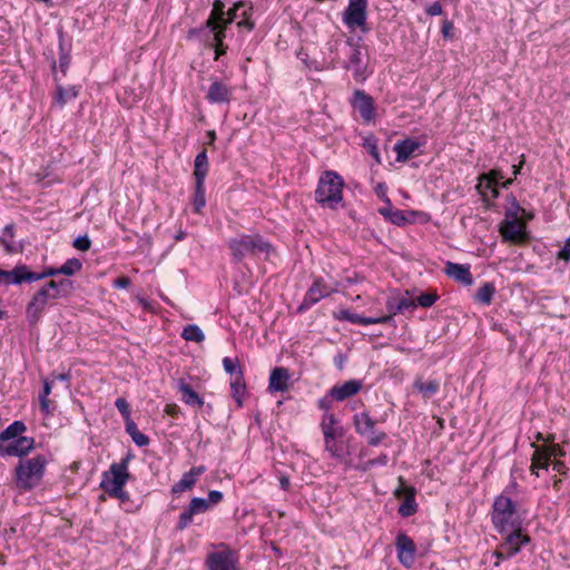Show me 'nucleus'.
<instances>
[{
  "instance_id": "nucleus-58",
  "label": "nucleus",
  "mask_w": 570,
  "mask_h": 570,
  "mask_svg": "<svg viewBox=\"0 0 570 570\" xmlns=\"http://www.w3.org/2000/svg\"><path fill=\"white\" fill-rule=\"evenodd\" d=\"M333 400H335V399L333 396H331V390H330L325 396H323L322 399L318 400V407L324 410L325 413H330L328 411L333 406Z\"/></svg>"
},
{
  "instance_id": "nucleus-3",
  "label": "nucleus",
  "mask_w": 570,
  "mask_h": 570,
  "mask_svg": "<svg viewBox=\"0 0 570 570\" xmlns=\"http://www.w3.org/2000/svg\"><path fill=\"white\" fill-rule=\"evenodd\" d=\"M324 436V449L332 458L342 459L345 454V430L333 413H324L320 423Z\"/></svg>"
},
{
  "instance_id": "nucleus-15",
  "label": "nucleus",
  "mask_w": 570,
  "mask_h": 570,
  "mask_svg": "<svg viewBox=\"0 0 570 570\" xmlns=\"http://www.w3.org/2000/svg\"><path fill=\"white\" fill-rule=\"evenodd\" d=\"M399 562L405 568L414 564L416 556V546L414 541L404 532H400L395 540Z\"/></svg>"
},
{
  "instance_id": "nucleus-6",
  "label": "nucleus",
  "mask_w": 570,
  "mask_h": 570,
  "mask_svg": "<svg viewBox=\"0 0 570 570\" xmlns=\"http://www.w3.org/2000/svg\"><path fill=\"white\" fill-rule=\"evenodd\" d=\"M271 244L265 242L261 235H242L229 240V248L234 258L239 262L246 256H255L268 253Z\"/></svg>"
},
{
  "instance_id": "nucleus-35",
  "label": "nucleus",
  "mask_w": 570,
  "mask_h": 570,
  "mask_svg": "<svg viewBox=\"0 0 570 570\" xmlns=\"http://www.w3.org/2000/svg\"><path fill=\"white\" fill-rule=\"evenodd\" d=\"M27 431V426L22 421L12 422L7 429L0 433V444L21 436Z\"/></svg>"
},
{
  "instance_id": "nucleus-34",
  "label": "nucleus",
  "mask_w": 570,
  "mask_h": 570,
  "mask_svg": "<svg viewBox=\"0 0 570 570\" xmlns=\"http://www.w3.org/2000/svg\"><path fill=\"white\" fill-rule=\"evenodd\" d=\"M208 173V157L206 149H203L197 154L195 158V169L194 177L195 181H205L206 175Z\"/></svg>"
},
{
  "instance_id": "nucleus-55",
  "label": "nucleus",
  "mask_w": 570,
  "mask_h": 570,
  "mask_svg": "<svg viewBox=\"0 0 570 570\" xmlns=\"http://www.w3.org/2000/svg\"><path fill=\"white\" fill-rule=\"evenodd\" d=\"M365 436L367 438V443L370 445L376 446L386 438V434L384 432L376 431L375 428H373V432H370V434Z\"/></svg>"
},
{
  "instance_id": "nucleus-36",
  "label": "nucleus",
  "mask_w": 570,
  "mask_h": 570,
  "mask_svg": "<svg viewBox=\"0 0 570 570\" xmlns=\"http://www.w3.org/2000/svg\"><path fill=\"white\" fill-rule=\"evenodd\" d=\"M269 392H284L285 391V367H275L269 376L268 384Z\"/></svg>"
},
{
  "instance_id": "nucleus-20",
  "label": "nucleus",
  "mask_w": 570,
  "mask_h": 570,
  "mask_svg": "<svg viewBox=\"0 0 570 570\" xmlns=\"http://www.w3.org/2000/svg\"><path fill=\"white\" fill-rule=\"evenodd\" d=\"M508 535L505 540L500 544L501 553H504L505 557H513L519 551L521 546L528 543L530 538L528 534L522 533L521 529L510 530L505 532Z\"/></svg>"
},
{
  "instance_id": "nucleus-11",
  "label": "nucleus",
  "mask_w": 570,
  "mask_h": 570,
  "mask_svg": "<svg viewBox=\"0 0 570 570\" xmlns=\"http://www.w3.org/2000/svg\"><path fill=\"white\" fill-rule=\"evenodd\" d=\"M252 9V6L244 1L234 3V6L226 12L223 26L227 28L230 23L239 18L240 20L237 22L238 27L245 28L248 31L253 30L255 23L250 20Z\"/></svg>"
},
{
  "instance_id": "nucleus-29",
  "label": "nucleus",
  "mask_w": 570,
  "mask_h": 570,
  "mask_svg": "<svg viewBox=\"0 0 570 570\" xmlns=\"http://www.w3.org/2000/svg\"><path fill=\"white\" fill-rule=\"evenodd\" d=\"M413 389L421 394L424 400L431 399L440 390L439 380L423 381L422 376H417L413 382Z\"/></svg>"
},
{
  "instance_id": "nucleus-50",
  "label": "nucleus",
  "mask_w": 570,
  "mask_h": 570,
  "mask_svg": "<svg viewBox=\"0 0 570 570\" xmlns=\"http://www.w3.org/2000/svg\"><path fill=\"white\" fill-rule=\"evenodd\" d=\"M115 406L121 414L125 423L132 420L130 415V406L129 403L124 397H118L115 402Z\"/></svg>"
},
{
  "instance_id": "nucleus-41",
  "label": "nucleus",
  "mask_w": 570,
  "mask_h": 570,
  "mask_svg": "<svg viewBox=\"0 0 570 570\" xmlns=\"http://www.w3.org/2000/svg\"><path fill=\"white\" fill-rule=\"evenodd\" d=\"M60 275L59 268L56 267H45L40 273L31 272L27 266V283H32L37 281H41L48 277H55Z\"/></svg>"
},
{
  "instance_id": "nucleus-12",
  "label": "nucleus",
  "mask_w": 570,
  "mask_h": 570,
  "mask_svg": "<svg viewBox=\"0 0 570 570\" xmlns=\"http://www.w3.org/2000/svg\"><path fill=\"white\" fill-rule=\"evenodd\" d=\"M400 482L401 485L394 491L395 498L402 500L397 512L401 517L409 518L417 512L416 490L414 487L405 485L402 478H400Z\"/></svg>"
},
{
  "instance_id": "nucleus-32",
  "label": "nucleus",
  "mask_w": 570,
  "mask_h": 570,
  "mask_svg": "<svg viewBox=\"0 0 570 570\" xmlns=\"http://www.w3.org/2000/svg\"><path fill=\"white\" fill-rule=\"evenodd\" d=\"M354 424L355 430L360 435H368L370 432H373V428H375V421L368 415V413L363 412L354 415Z\"/></svg>"
},
{
  "instance_id": "nucleus-62",
  "label": "nucleus",
  "mask_w": 570,
  "mask_h": 570,
  "mask_svg": "<svg viewBox=\"0 0 570 570\" xmlns=\"http://www.w3.org/2000/svg\"><path fill=\"white\" fill-rule=\"evenodd\" d=\"M375 193L384 203H389V200H391L387 196V187L384 183L377 184Z\"/></svg>"
},
{
  "instance_id": "nucleus-44",
  "label": "nucleus",
  "mask_w": 570,
  "mask_h": 570,
  "mask_svg": "<svg viewBox=\"0 0 570 570\" xmlns=\"http://www.w3.org/2000/svg\"><path fill=\"white\" fill-rule=\"evenodd\" d=\"M520 234L519 225L515 218L505 220L501 227V235L507 240H515Z\"/></svg>"
},
{
  "instance_id": "nucleus-23",
  "label": "nucleus",
  "mask_w": 570,
  "mask_h": 570,
  "mask_svg": "<svg viewBox=\"0 0 570 570\" xmlns=\"http://www.w3.org/2000/svg\"><path fill=\"white\" fill-rule=\"evenodd\" d=\"M331 294V289L321 279H316L312 287L307 291L304 302L299 306V311L308 308L309 306L320 302L323 297Z\"/></svg>"
},
{
  "instance_id": "nucleus-54",
  "label": "nucleus",
  "mask_w": 570,
  "mask_h": 570,
  "mask_svg": "<svg viewBox=\"0 0 570 570\" xmlns=\"http://www.w3.org/2000/svg\"><path fill=\"white\" fill-rule=\"evenodd\" d=\"M338 318L348 321L353 324H362L363 316L353 312H350L348 309H343L340 312Z\"/></svg>"
},
{
  "instance_id": "nucleus-21",
  "label": "nucleus",
  "mask_w": 570,
  "mask_h": 570,
  "mask_svg": "<svg viewBox=\"0 0 570 570\" xmlns=\"http://www.w3.org/2000/svg\"><path fill=\"white\" fill-rule=\"evenodd\" d=\"M444 273L449 277L465 286L473 284V276L470 272V265L446 262Z\"/></svg>"
},
{
  "instance_id": "nucleus-51",
  "label": "nucleus",
  "mask_w": 570,
  "mask_h": 570,
  "mask_svg": "<svg viewBox=\"0 0 570 570\" xmlns=\"http://www.w3.org/2000/svg\"><path fill=\"white\" fill-rule=\"evenodd\" d=\"M439 298L435 292L423 293L416 298V305L422 307H431Z\"/></svg>"
},
{
  "instance_id": "nucleus-19",
  "label": "nucleus",
  "mask_w": 570,
  "mask_h": 570,
  "mask_svg": "<svg viewBox=\"0 0 570 570\" xmlns=\"http://www.w3.org/2000/svg\"><path fill=\"white\" fill-rule=\"evenodd\" d=\"M50 68H51V72L53 75V79L56 81V95H55L53 99L58 105L65 106L69 100L73 99L78 96L79 87L70 86L68 88H65L60 83V79L57 75V61L53 57L50 58Z\"/></svg>"
},
{
  "instance_id": "nucleus-40",
  "label": "nucleus",
  "mask_w": 570,
  "mask_h": 570,
  "mask_svg": "<svg viewBox=\"0 0 570 570\" xmlns=\"http://www.w3.org/2000/svg\"><path fill=\"white\" fill-rule=\"evenodd\" d=\"M22 450H20V436L16 439H11L8 442L0 444V456H17L20 458V453Z\"/></svg>"
},
{
  "instance_id": "nucleus-59",
  "label": "nucleus",
  "mask_w": 570,
  "mask_h": 570,
  "mask_svg": "<svg viewBox=\"0 0 570 570\" xmlns=\"http://www.w3.org/2000/svg\"><path fill=\"white\" fill-rule=\"evenodd\" d=\"M391 321V315H384L380 317H365L363 316L362 325H371V324H385Z\"/></svg>"
},
{
  "instance_id": "nucleus-49",
  "label": "nucleus",
  "mask_w": 570,
  "mask_h": 570,
  "mask_svg": "<svg viewBox=\"0 0 570 570\" xmlns=\"http://www.w3.org/2000/svg\"><path fill=\"white\" fill-rule=\"evenodd\" d=\"M223 367H224L225 372L230 374L232 376H236L238 374V372H243L237 358L233 360L230 357H224L223 358Z\"/></svg>"
},
{
  "instance_id": "nucleus-63",
  "label": "nucleus",
  "mask_w": 570,
  "mask_h": 570,
  "mask_svg": "<svg viewBox=\"0 0 570 570\" xmlns=\"http://www.w3.org/2000/svg\"><path fill=\"white\" fill-rule=\"evenodd\" d=\"M224 495L220 491H217V490H212L209 491L208 493V500L207 502L210 504H217L219 503L222 500H223Z\"/></svg>"
},
{
  "instance_id": "nucleus-45",
  "label": "nucleus",
  "mask_w": 570,
  "mask_h": 570,
  "mask_svg": "<svg viewBox=\"0 0 570 570\" xmlns=\"http://www.w3.org/2000/svg\"><path fill=\"white\" fill-rule=\"evenodd\" d=\"M52 383L53 381L45 379L42 393L39 395L40 409L45 414L50 413V401L48 400V395L51 393Z\"/></svg>"
},
{
  "instance_id": "nucleus-28",
  "label": "nucleus",
  "mask_w": 570,
  "mask_h": 570,
  "mask_svg": "<svg viewBox=\"0 0 570 570\" xmlns=\"http://www.w3.org/2000/svg\"><path fill=\"white\" fill-rule=\"evenodd\" d=\"M0 282L4 285H20L27 282V265H16L12 271L0 269Z\"/></svg>"
},
{
  "instance_id": "nucleus-25",
  "label": "nucleus",
  "mask_w": 570,
  "mask_h": 570,
  "mask_svg": "<svg viewBox=\"0 0 570 570\" xmlns=\"http://www.w3.org/2000/svg\"><path fill=\"white\" fill-rule=\"evenodd\" d=\"M206 471L204 465L191 468L188 472L184 473L181 479L171 487L173 493L184 492L191 490L196 484L197 476L202 475Z\"/></svg>"
},
{
  "instance_id": "nucleus-56",
  "label": "nucleus",
  "mask_w": 570,
  "mask_h": 570,
  "mask_svg": "<svg viewBox=\"0 0 570 570\" xmlns=\"http://www.w3.org/2000/svg\"><path fill=\"white\" fill-rule=\"evenodd\" d=\"M226 27H224L223 24H218V27H216L215 29H208L209 32L213 33V39H214V43L213 45H218V43H223L224 42V39L226 37Z\"/></svg>"
},
{
  "instance_id": "nucleus-37",
  "label": "nucleus",
  "mask_w": 570,
  "mask_h": 570,
  "mask_svg": "<svg viewBox=\"0 0 570 570\" xmlns=\"http://www.w3.org/2000/svg\"><path fill=\"white\" fill-rule=\"evenodd\" d=\"M125 430L137 446L142 448L149 444V438L139 431L137 424L132 420L125 423Z\"/></svg>"
},
{
  "instance_id": "nucleus-48",
  "label": "nucleus",
  "mask_w": 570,
  "mask_h": 570,
  "mask_svg": "<svg viewBox=\"0 0 570 570\" xmlns=\"http://www.w3.org/2000/svg\"><path fill=\"white\" fill-rule=\"evenodd\" d=\"M14 230H16L14 224H8L3 228V236L0 237V244L3 245L4 249L8 253L14 252L12 244L7 240V238L14 237Z\"/></svg>"
},
{
  "instance_id": "nucleus-8",
  "label": "nucleus",
  "mask_w": 570,
  "mask_h": 570,
  "mask_svg": "<svg viewBox=\"0 0 570 570\" xmlns=\"http://www.w3.org/2000/svg\"><path fill=\"white\" fill-rule=\"evenodd\" d=\"M344 55L347 60L343 62V68L353 70V76L356 81L366 79V65L363 63L362 48L352 38H348L343 46Z\"/></svg>"
},
{
  "instance_id": "nucleus-14",
  "label": "nucleus",
  "mask_w": 570,
  "mask_h": 570,
  "mask_svg": "<svg viewBox=\"0 0 570 570\" xmlns=\"http://www.w3.org/2000/svg\"><path fill=\"white\" fill-rule=\"evenodd\" d=\"M238 562L235 551L226 548L220 551H214L207 557L209 570H235Z\"/></svg>"
},
{
  "instance_id": "nucleus-30",
  "label": "nucleus",
  "mask_w": 570,
  "mask_h": 570,
  "mask_svg": "<svg viewBox=\"0 0 570 570\" xmlns=\"http://www.w3.org/2000/svg\"><path fill=\"white\" fill-rule=\"evenodd\" d=\"M420 148V144L412 138L403 139L395 144L394 150L396 153L397 161H406Z\"/></svg>"
},
{
  "instance_id": "nucleus-64",
  "label": "nucleus",
  "mask_w": 570,
  "mask_h": 570,
  "mask_svg": "<svg viewBox=\"0 0 570 570\" xmlns=\"http://www.w3.org/2000/svg\"><path fill=\"white\" fill-rule=\"evenodd\" d=\"M130 284H131V281L127 276L118 277L114 282V286L117 287V288H128L130 286Z\"/></svg>"
},
{
  "instance_id": "nucleus-9",
  "label": "nucleus",
  "mask_w": 570,
  "mask_h": 570,
  "mask_svg": "<svg viewBox=\"0 0 570 570\" xmlns=\"http://www.w3.org/2000/svg\"><path fill=\"white\" fill-rule=\"evenodd\" d=\"M566 452L559 444H551L546 448H537L533 455L530 470L539 476V470H548L551 464V458L564 456Z\"/></svg>"
},
{
  "instance_id": "nucleus-22",
  "label": "nucleus",
  "mask_w": 570,
  "mask_h": 570,
  "mask_svg": "<svg viewBox=\"0 0 570 570\" xmlns=\"http://www.w3.org/2000/svg\"><path fill=\"white\" fill-rule=\"evenodd\" d=\"M40 288L55 294L58 297H61L63 299L68 298L75 287L73 282L69 278H61V279H50L47 281Z\"/></svg>"
},
{
  "instance_id": "nucleus-27",
  "label": "nucleus",
  "mask_w": 570,
  "mask_h": 570,
  "mask_svg": "<svg viewBox=\"0 0 570 570\" xmlns=\"http://www.w3.org/2000/svg\"><path fill=\"white\" fill-rule=\"evenodd\" d=\"M384 204L385 206L379 208L377 212L390 223L397 226H404L413 222V219L406 217L405 212L394 208L391 200Z\"/></svg>"
},
{
  "instance_id": "nucleus-46",
  "label": "nucleus",
  "mask_w": 570,
  "mask_h": 570,
  "mask_svg": "<svg viewBox=\"0 0 570 570\" xmlns=\"http://www.w3.org/2000/svg\"><path fill=\"white\" fill-rule=\"evenodd\" d=\"M363 147L375 159L376 164H381V157L377 148V138L374 135H370L363 139Z\"/></svg>"
},
{
  "instance_id": "nucleus-17",
  "label": "nucleus",
  "mask_w": 570,
  "mask_h": 570,
  "mask_svg": "<svg viewBox=\"0 0 570 570\" xmlns=\"http://www.w3.org/2000/svg\"><path fill=\"white\" fill-rule=\"evenodd\" d=\"M233 97V89L223 80L214 79L208 87L205 98L214 105H227Z\"/></svg>"
},
{
  "instance_id": "nucleus-2",
  "label": "nucleus",
  "mask_w": 570,
  "mask_h": 570,
  "mask_svg": "<svg viewBox=\"0 0 570 570\" xmlns=\"http://www.w3.org/2000/svg\"><path fill=\"white\" fill-rule=\"evenodd\" d=\"M491 517L494 528L501 533L521 529L522 520L509 495L500 494L494 499Z\"/></svg>"
},
{
  "instance_id": "nucleus-47",
  "label": "nucleus",
  "mask_w": 570,
  "mask_h": 570,
  "mask_svg": "<svg viewBox=\"0 0 570 570\" xmlns=\"http://www.w3.org/2000/svg\"><path fill=\"white\" fill-rule=\"evenodd\" d=\"M82 268V263L78 258H69L66 263L59 267V272L66 276H72L75 273Z\"/></svg>"
},
{
  "instance_id": "nucleus-61",
  "label": "nucleus",
  "mask_w": 570,
  "mask_h": 570,
  "mask_svg": "<svg viewBox=\"0 0 570 570\" xmlns=\"http://www.w3.org/2000/svg\"><path fill=\"white\" fill-rule=\"evenodd\" d=\"M558 259L569 262L570 261V236L567 238L564 246L557 255Z\"/></svg>"
},
{
  "instance_id": "nucleus-18",
  "label": "nucleus",
  "mask_w": 570,
  "mask_h": 570,
  "mask_svg": "<svg viewBox=\"0 0 570 570\" xmlns=\"http://www.w3.org/2000/svg\"><path fill=\"white\" fill-rule=\"evenodd\" d=\"M352 105L355 109L358 110L362 119L365 122H370L375 118L374 99L363 90L356 89L354 91V99Z\"/></svg>"
},
{
  "instance_id": "nucleus-53",
  "label": "nucleus",
  "mask_w": 570,
  "mask_h": 570,
  "mask_svg": "<svg viewBox=\"0 0 570 570\" xmlns=\"http://www.w3.org/2000/svg\"><path fill=\"white\" fill-rule=\"evenodd\" d=\"M416 307V303L413 299L402 297L396 299L395 309L393 314L402 313L404 311L414 309Z\"/></svg>"
},
{
  "instance_id": "nucleus-7",
  "label": "nucleus",
  "mask_w": 570,
  "mask_h": 570,
  "mask_svg": "<svg viewBox=\"0 0 570 570\" xmlns=\"http://www.w3.org/2000/svg\"><path fill=\"white\" fill-rule=\"evenodd\" d=\"M61 297L39 288L30 298L26 306V318L30 325H36L41 320L46 308L55 305Z\"/></svg>"
},
{
  "instance_id": "nucleus-26",
  "label": "nucleus",
  "mask_w": 570,
  "mask_h": 570,
  "mask_svg": "<svg viewBox=\"0 0 570 570\" xmlns=\"http://www.w3.org/2000/svg\"><path fill=\"white\" fill-rule=\"evenodd\" d=\"M362 384L360 381L350 380L343 383L342 385H335L331 389V396H333L336 401H344L355 394L361 390Z\"/></svg>"
},
{
  "instance_id": "nucleus-16",
  "label": "nucleus",
  "mask_w": 570,
  "mask_h": 570,
  "mask_svg": "<svg viewBox=\"0 0 570 570\" xmlns=\"http://www.w3.org/2000/svg\"><path fill=\"white\" fill-rule=\"evenodd\" d=\"M209 509V503L204 498H193L189 504L180 513L179 520L176 524L177 531L185 530L194 519L195 514L204 513Z\"/></svg>"
},
{
  "instance_id": "nucleus-57",
  "label": "nucleus",
  "mask_w": 570,
  "mask_h": 570,
  "mask_svg": "<svg viewBox=\"0 0 570 570\" xmlns=\"http://www.w3.org/2000/svg\"><path fill=\"white\" fill-rule=\"evenodd\" d=\"M73 246L78 250L86 252V250H89V248L91 246V240L89 239V237L87 235H81V236H78L73 240Z\"/></svg>"
},
{
  "instance_id": "nucleus-24",
  "label": "nucleus",
  "mask_w": 570,
  "mask_h": 570,
  "mask_svg": "<svg viewBox=\"0 0 570 570\" xmlns=\"http://www.w3.org/2000/svg\"><path fill=\"white\" fill-rule=\"evenodd\" d=\"M59 40V61L57 62V70L66 76L71 63V42L65 39V32L60 28L58 29Z\"/></svg>"
},
{
  "instance_id": "nucleus-42",
  "label": "nucleus",
  "mask_w": 570,
  "mask_h": 570,
  "mask_svg": "<svg viewBox=\"0 0 570 570\" xmlns=\"http://www.w3.org/2000/svg\"><path fill=\"white\" fill-rule=\"evenodd\" d=\"M181 337L186 341L202 343L205 340L204 332L196 324H188L181 332Z\"/></svg>"
},
{
  "instance_id": "nucleus-60",
  "label": "nucleus",
  "mask_w": 570,
  "mask_h": 570,
  "mask_svg": "<svg viewBox=\"0 0 570 570\" xmlns=\"http://www.w3.org/2000/svg\"><path fill=\"white\" fill-rule=\"evenodd\" d=\"M453 29L454 26L452 21L444 20L441 28V33L445 39H452L453 38Z\"/></svg>"
},
{
  "instance_id": "nucleus-38",
  "label": "nucleus",
  "mask_w": 570,
  "mask_h": 570,
  "mask_svg": "<svg viewBox=\"0 0 570 570\" xmlns=\"http://www.w3.org/2000/svg\"><path fill=\"white\" fill-rule=\"evenodd\" d=\"M245 389H246V385H245L244 374H243V372H238V374L236 376H234L230 382V391H232L233 399L236 401V403L239 407L243 406L242 396L245 393Z\"/></svg>"
},
{
  "instance_id": "nucleus-52",
  "label": "nucleus",
  "mask_w": 570,
  "mask_h": 570,
  "mask_svg": "<svg viewBox=\"0 0 570 570\" xmlns=\"http://www.w3.org/2000/svg\"><path fill=\"white\" fill-rule=\"evenodd\" d=\"M36 446V441L33 438L20 436V450L22 452L20 453V459L22 460L23 456L28 455Z\"/></svg>"
},
{
  "instance_id": "nucleus-5",
  "label": "nucleus",
  "mask_w": 570,
  "mask_h": 570,
  "mask_svg": "<svg viewBox=\"0 0 570 570\" xmlns=\"http://www.w3.org/2000/svg\"><path fill=\"white\" fill-rule=\"evenodd\" d=\"M343 179L334 171H326L318 181L316 200L334 208L342 200Z\"/></svg>"
},
{
  "instance_id": "nucleus-43",
  "label": "nucleus",
  "mask_w": 570,
  "mask_h": 570,
  "mask_svg": "<svg viewBox=\"0 0 570 570\" xmlns=\"http://www.w3.org/2000/svg\"><path fill=\"white\" fill-rule=\"evenodd\" d=\"M205 181H195V193H194V210L199 214L202 209L205 207L206 198H205Z\"/></svg>"
},
{
  "instance_id": "nucleus-33",
  "label": "nucleus",
  "mask_w": 570,
  "mask_h": 570,
  "mask_svg": "<svg viewBox=\"0 0 570 570\" xmlns=\"http://www.w3.org/2000/svg\"><path fill=\"white\" fill-rule=\"evenodd\" d=\"M179 392L181 393L183 401L193 406L202 407L204 405V400L200 397L189 384L180 381L179 382Z\"/></svg>"
},
{
  "instance_id": "nucleus-1",
  "label": "nucleus",
  "mask_w": 570,
  "mask_h": 570,
  "mask_svg": "<svg viewBox=\"0 0 570 570\" xmlns=\"http://www.w3.org/2000/svg\"><path fill=\"white\" fill-rule=\"evenodd\" d=\"M48 461L43 454L20 460L16 466V485L20 491H30L38 487L45 475Z\"/></svg>"
},
{
  "instance_id": "nucleus-31",
  "label": "nucleus",
  "mask_w": 570,
  "mask_h": 570,
  "mask_svg": "<svg viewBox=\"0 0 570 570\" xmlns=\"http://www.w3.org/2000/svg\"><path fill=\"white\" fill-rule=\"evenodd\" d=\"M225 3L222 0H215L213 3V9L208 19L205 22L206 29H215L218 24H223V21L226 16Z\"/></svg>"
},
{
  "instance_id": "nucleus-13",
  "label": "nucleus",
  "mask_w": 570,
  "mask_h": 570,
  "mask_svg": "<svg viewBox=\"0 0 570 570\" xmlns=\"http://www.w3.org/2000/svg\"><path fill=\"white\" fill-rule=\"evenodd\" d=\"M502 178H503V176L499 171L491 170L488 174H483L479 179L476 189L480 193V195L482 196V199L485 203V206L488 208L491 207V204L489 200V195L492 198H497L499 196V189H498L499 183L498 181H499V179H502Z\"/></svg>"
},
{
  "instance_id": "nucleus-39",
  "label": "nucleus",
  "mask_w": 570,
  "mask_h": 570,
  "mask_svg": "<svg viewBox=\"0 0 570 570\" xmlns=\"http://www.w3.org/2000/svg\"><path fill=\"white\" fill-rule=\"evenodd\" d=\"M495 293L492 283H484L474 294V299L483 305H490Z\"/></svg>"
},
{
  "instance_id": "nucleus-10",
  "label": "nucleus",
  "mask_w": 570,
  "mask_h": 570,
  "mask_svg": "<svg viewBox=\"0 0 570 570\" xmlns=\"http://www.w3.org/2000/svg\"><path fill=\"white\" fill-rule=\"evenodd\" d=\"M366 10L367 0H350L343 17L344 23L351 29L358 27L362 31H366Z\"/></svg>"
},
{
  "instance_id": "nucleus-4",
  "label": "nucleus",
  "mask_w": 570,
  "mask_h": 570,
  "mask_svg": "<svg viewBox=\"0 0 570 570\" xmlns=\"http://www.w3.org/2000/svg\"><path fill=\"white\" fill-rule=\"evenodd\" d=\"M134 458L135 454L131 451H128L120 462L112 463L109 471L102 473L100 488L109 497L117 494L130 479L128 465Z\"/></svg>"
}]
</instances>
